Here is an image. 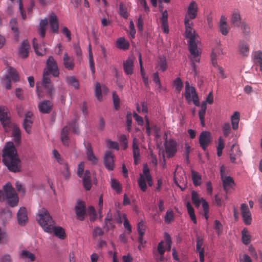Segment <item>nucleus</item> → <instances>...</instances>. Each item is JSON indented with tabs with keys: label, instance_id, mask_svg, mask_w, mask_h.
Segmentation results:
<instances>
[{
	"label": "nucleus",
	"instance_id": "obj_1",
	"mask_svg": "<svg viewBox=\"0 0 262 262\" xmlns=\"http://www.w3.org/2000/svg\"><path fill=\"white\" fill-rule=\"evenodd\" d=\"M36 219L45 232L49 233H53L55 236L61 239L65 238L64 229L61 227L54 226L55 222L46 208H42L38 210Z\"/></svg>",
	"mask_w": 262,
	"mask_h": 262
},
{
	"label": "nucleus",
	"instance_id": "obj_2",
	"mask_svg": "<svg viewBox=\"0 0 262 262\" xmlns=\"http://www.w3.org/2000/svg\"><path fill=\"white\" fill-rule=\"evenodd\" d=\"M3 161L8 169L17 172L21 170V161L13 142H8L3 150Z\"/></svg>",
	"mask_w": 262,
	"mask_h": 262
},
{
	"label": "nucleus",
	"instance_id": "obj_3",
	"mask_svg": "<svg viewBox=\"0 0 262 262\" xmlns=\"http://www.w3.org/2000/svg\"><path fill=\"white\" fill-rule=\"evenodd\" d=\"M185 27V35L187 38L189 39L188 41V49L190 54H191L192 59L196 61L199 60L200 55H201L202 51L198 48V40L196 37L198 36L196 34L194 29L193 28V23L191 21H184Z\"/></svg>",
	"mask_w": 262,
	"mask_h": 262
},
{
	"label": "nucleus",
	"instance_id": "obj_4",
	"mask_svg": "<svg viewBox=\"0 0 262 262\" xmlns=\"http://www.w3.org/2000/svg\"><path fill=\"white\" fill-rule=\"evenodd\" d=\"M50 73L54 77L58 76L59 74L57 63L52 56L49 57L47 60V69L44 70L42 79L43 86L47 89L48 93L51 95L53 91V88L51 83Z\"/></svg>",
	"mask_w": 262,
	"mask_h": 262
},
{
	"label": "nucleus",
	"instance_id": "obj_5",
	"mask_svg": "<svg viewBox=\"0 0 262 262\" xmlns=\"http://www.w3.org/2000/svg\"><path fill=\"white\" fill-rule=\"evenodd\" d=\"M3 190L4 191L0 190V201H6L8 204L12 207L17 206L18 197L11 184L9 182L6 183L3 186Z\"/></svg>",
	"mask_w": 262,
	"mask_h": 262
},
{
	"label": "nucleus",
	"instance_id": "obj_6",
	"mask_svg": "<svg viewBox=\"0 0 262 262\" xmlns=\"http://www.w3.org/2000/svg\"><path fill=\"white\" fill-rule=\"evenodd\" d=\"M149 186H151L153 184L152 179L150 174V170L147 165L144 164L143 168V172L140 173L138 180V184L140 189L145 192L147 188V184Z\"/></svg>",
	"mask_w": 262,
	"mask_h": 262
},
{
	"label": "nucleus",
	"instance_id": "obj_7",
	"mask_svg": "<svg viewBox=\"0 0 262 262\" xmlns=\"http://www.w3.org/2000/svg\"><path fill=\"white\" fill-rule=\"evenodd\" d=\"M71 130L74 134H78V127L76 120L72 122L68 123L62 129L61 133V140L63 144L66 146H69L70 144L69 134Z\"/></svg>",
	"mask_w": 262,
	"mask_h": 262
},
{
	"label": "nucleus",
	"instance_id": "obj_8",
	"mask_svg": "<svg viewBox=\"0 0 262 262\" xmlns=\"http://www.w3.org/2000/svg\"><path fill=\"white\" fill-rule=\"evenodd\" d=\"M185 97L188 103L192 101L195 106L200 105L199 97L195 89L193 86H191L188 81L185 82Z\"/></svg>",
	"mask_w": 262,
	"mask_h": 262
},
{
	"label": "nucleus",
	"instance_id": "obj_9",
	"mask_svg": "<svg viewBox=\"0 0 262 262\" xmlns=\"http://www.w3.org/2000/svg\"><path fill=\"white\" fill-rule=\"evenodd\" d=\"M10 114L8 108L5 106L0 107V121L6 132L8 133L10 126L13 124L10 121Z\"/></svg>",
	"mask_w": 262,
	"mask_h": 262
},
{
	"label": "nucleus",
	"instance_id": "obj_10",
	"mask_svg": "<svg viewBox=\"0 0 262 262\" xmlns=\"http://www.w3.org/2000/svg\"><path fill=\"white\" fill-rule=\"evenodd\" d=\"M12 79L14 82H17L19 79V76L16 69L12 67H9L8 74L2 79V83L5 84L6 89L10 90L11 88Z\"/></svg>",
	"mask_w": 262,
	"mask_h": 262
},
{
	"label": "nucleus",
	"instance_id": "obj_11",
	"mask_svg": "<svg viewBox=\"0 0 262 262\" xmlns=\"http://www.w3.org/2000/svg\"><path fill=\"white\" fill-rule=\"evenodd\" d=\"M53 155L54 158L55 159L57 162L63 166V171L62 172L64 177L66 179L69 178L70 175V173L69 171V165L67 162L64 160V159L61 157V156L57 150L54 149L53 150Z\"/></svg>",
	"mask_w": 262,
	"mask_h": 262
},
{
	"label": "nucleus",
	"instance_id": "obj_12",
	"mask_svg": "<svg viewBox=\"0 0 262 262\" xmlns=\"http://www.w3.org/2000/svg\"><path fill=\"white\" fill-rule=\"evenodd\" d=\"M198 6L195 1H192L188 6L186 13L185 15L184 21H191L190 20L195 19L198 14Z\"/></svg>",
	"mask_w": 262,
	"mask_h": 262
},
{
	"label": "nucleus",
	"instance_id": "obj_13",
	"mask_svg": "<svg viewBox=\"0 0 262 262\" xmlns=\"http://www.w3.org/2000/svg\"><path fill=\"white\" fill-rule=\"evenodd\" d=\"M212 142V137L210 132L207 131L202 132L199 136V143L200 146L204 150H206L207 147Z\"/></svg>",
	"mask_w": 262,
	"mask_h": 262
},
{
	"label": "nucleus",
	"instance_id": "obj_14",
	"mask_svg": "<svg viewBox=\"0 0 262 262\" xmlns=\"http://www.w3.org/2000/svg\"><path fill=\"white\" fill-rule=\"evenodd\" d=\"M164 146L167 157L171 158L174 156L177 151L176 142L173 140H167L166 139Z\"/></svg>",
	"mask_w": 262,
	"mask_h": 262
},
{
	"label": "nucleus",
	"instance_id": "obj_15",
	"mask_svg": "<svg viewBox=\"0 0 262 262\" xmlns=\"http://www.w3.org/2000/svg\"><path fill=\"white\" fill-rule=\"evenodd\" d=\"M164 243V241H161L158 245L157 250L153 251L154 256L157 261H163L164 259V254L166 250Z\"/></svg>",
	"mask_w": 262,
	"mask_h": 262
},
{
	"label": "nucleus",
	"instance_id": "obj_16",
	"mask_svg": "<svg viewBox=\"0 0 262 262\" xmlns=\"http://www.w3.org/2000/svg\"><path fill=\"white\" fill-rule=\"evenodd\" d=\"M164 243V241H161L158 245L157 250L153 251L154 256L157 261H163L164 259V254L166 250Z\"/></svg>",
	"mask_w": 262,
	"mask_h": 262
},
{
	"label": "nucleus",
	"instance_id": "obj_17",
	"mask_svg": "<svg viewBox=\"0 0 262 262\" xmlns=\"http://www.w3.org/2000/svg\"><path fill=\"white\" fill-rule=\"evenodd\" d=\"M241 214L243 219V221L246 225H250L252 221L251 212L248 208L247 205L242 204L241 206Z\"/></svg>",
	"mask_w": 262,
	"mask_h": 262
},
{
	"label": "nucleus",
	"instance_id": "obj_18",
	"mask_svg": "<svg viewBox=\"0 0 262 262\" xmlns=\"http://www.w3.org/2000/svg\"><path fill=\"white\" fill-rule=\"evenodd\" d=\"M76 214L78 220L83 221L86 214V208L82 201H78L75 207Z\"/></svg>",
	"mask_w": 262,
	"mask_h": 262
},
{
	"label": "nucleus",
	"instance_id": "obj_19",
	"mask_svg": "<svg viewBox=\"0 0 262 262\" xmlns=\"http://www.w3.org/2000/svg\"><path fill=\"white\" fill-rule=\"evenodd\" d=\"M17 218L18 223L20 226H25L28 221L27 210L25 207H20L17 214Z\"/></svg>",
	"mask_w": 262,
	"mask_h": 262
},
{
	"label": "nucleus",
	"instance_id": "obj_20",
	"mask_svg": "<svg viewBox=\"0 0 262 262\" xmlns=\"http://www.w3.org/2000/svg\"><path fill=\"white\" fill-rule=\"evenodd\" d=\"M114 156L111 151H107L104 156V165L106 168L112 170L114 167Z\"/></svg>",
	"mask_w": 262,
	"mask_h": 262
},
{
	"label": "nucleus",
	"instance_id": "obj_21",
	"mask_svg": "<svg viewBox=\"0 0 262 262\" xmlns=\"http://www.w3.org/2000/svg\"><path fill=\"white\" fill-rule=\"evenodd\" d=\"M10 126V129L8 132H10L11 130L12 131V136L13 138L14 142L16 144H19L21 141V133L19 128L14 123L12 124Z\"/></svg>",
	"mask_w": 262,
	"mask_h": 262
},
{
	"label": "nucleus",
	"instance_id": "obj_22",
	"mask_svg": "<svg viewBox=\"0 0 262 262\" xmlns=\"http://www.w3.org/2000/svg\"><path fill=\"white\" fill-rule=\"evenodd\" d=\"M123 67L125 73L127 75H131L133 73V59L130 57H128L126 60L123 61Z\"/></svg>",
	"mask_w": 262,
	"mask_h": 262
},
{
	"label": "nucleus",
	"instance_id": "obj_23",
	"mask_svg": "<svg viewBox=\"0 0 262 262\" xmlns=\"http://www.w3.org/2000/svg\"><path fill=\"white\" fill-rule=\"evenodd\" d=\"M30 45L27 40H24L19 49V55L21 58H27L29 55Z\"/></svg>",
	"mask_w": 262,
	"mask_h": 262
},
{
	"label": "nucleus",
	"instance_id": "obj_24",
	"mask_svg": "<svg viewBox=\"0 0 262 262\" xmlns=\"http://www.w3.org/2000/svg\"><path fill=\"white\" fill-rule=\"evenodd\" d=\"M82 183L86 190H90L92 187L91 174L89 170H86L82 178Z\"/></svg>",
	"mask_w": 262,
	"mask_h": 262
},
{
	"label": "nucleus",
	"instance_id": "obj_25",
	"mask_svg": "<svg viewBox=\"0 0 262 262\" xmlns=\"http://www.w3.org/2000/svg\"><path fill=\"white\" fill-rule=\"evenodd\" d=\"M52 106L53 104L49 100H45L38 104L39 111L44 114L49 113L51 111Z\"/></svg>",
	"mask_w": 262,
	"mask_h": 262
},
{
	"label": "nucleus",
	"instance_id": "obj_26",
	"mask_svg": "<svg viewBox=\"0 0 262 262\" xmlns=\"http://www.w3.org/2000/svg\"><path fill=\"white\" fill-rule=\"evenodd\" d=\"M133 157L134 163L137 164L138 160L140 157V149L139 147L138 141L136 138H134L133 141Z\"/></svg>",
	"mask_w": 262,
	"mask_h": 262
},
{
	"label": "nucleus",
	"instance_id": "obj_27",
	"mask_svg": "<svg viewBox=\"0 0 262 262\" xmlns=\"http://www.w3.org/2000/svg\"><path fill=\"white\" fill-rule=\"evenodd\" d=\"M49 24L52 31L57 33L58 31L59 25L57 17L54 13H51L50 15Z\"/></svg>",
	"mask_w": 262,
	"mask_h": 262
},
{
	"label": "nucleus",
	"instance_id": "obj_28",
	"mask_svg": "<svg viewBox=\"0 0 262 262\" xmlns=\"http://www.w3.org/2000/svg\"><path fill=\"white\" fill-rule=\"evenodd\" d=\"M224 186V189L226 193L228 192L230 189L232 188L235 185V183L233 179L230 176L224 177L222 179Z\"/></svg>",
	"mask_w": 262,
	"mask_h": 262
},
{
	"label": "nucleus",
	"instance_id": "obj_29",
	"mask_svg": "<svg viewBox=\"0 0 262 262\" xmlns=\"http://www.w3.org/2000/svg\"><path fill=\"white\" fill-rule=\"evenodd\" d=\"M63 65L64 68L68 70H72L75 67L74 59L71 58L67 53H65L63 58Z\"/></svg>",
	"mask_w": 262,
	"mask_h": 262
},
{
	"label": "nucleus",
	"instance_id": "obj_30",
	"mask_svg": "<svg viewBox=\"0 0 262 262\" xmlns=\"http://www.w3.org/2000/svg\"><path fill=\"white\" fill-rule=\"evenodd\" d=\"M156 69L162 72L165 71L167 69V63L166 58L164 56H159L158 57L157 63L156 64Z\"/></svg>",
	"mask_w": 262,
	"mask_h": 262
},
{
	"label": "nucleus",
	"instance_id": "obj_31",
	"mask_svg": "<svg viewBox=\"0 0 262 262\" xmlns=\"http://www.w3.org/2000/svg\"><path fill=\"white\" fill-rule=\"evenodd\" d=\"M211 58L212 64L214 67H216L217 70H219V75L220 77L224 79L226 77L225 75L224 70L223 68L221 67L217 66V61H216V54L215 53L214 51L213 50L211 54Z\"/></svg>",
	"mask_w": 262,
	"mask_h": 262
},
{
	"label": "nucleus",
	"instance_id": "obj_32",
	"mask_svg": "<svg viewBox=\"0 0 262 262\" xmlns=\"http://www.w3.org/2000/svg\"><path fill=\"white\" fill-rule=\"evenodd\" d=\"M86 154L88 160L93 164L97 162V159L94 154L92 147L90 143L86 145Z\"/></svg>",
	"mask_w": 262,
	"mask_h": 262
},
{
	"label": "nucleus",
	"instance_id": "obj_33",
	"mask_svg": "<svg viewBox=\"0 0 262 262\" xmlns=\"http://www.w3.org/2000/svg\"><path fill=\"white\" fill-rule=\"evenodd\" d=\"M220 29L222 34L226 35L229 32V28L226 21V18L224 16H222L220 19Z\"/></svg>",
	"mask_w": 262,
	"mask_h": 262
},
{
	"label": "nucleus",
	"instance_id": "obj_34",
	"mask_svg": "<svg viewBox=\"0 0 262 262\" xmlns=\"http://www.w3.org/2000/svg\"><path fill=\"white\" fill-rule=\"evenodd\" d=\"M240 114L238 112H234L231 116V121L232 128L233 130H237L238 128V123L239 121Z\"/></svg>",
	"mask_w": 262,
	"mask_h": 262
},
{
	"label": "nucleus",
	"instance_id": "obj_35",
	"mask_svg": "<svg viewBox=\"0 0 262 262\" xmlns=\"http://www.w3.org/2000/svg\"><path fill=\"white\" fill-rule=\"evenodd\" d=\"M241 17L239 12L237 10H234L232 15L231 18V24L235 27H239L241 24Z\"/></svg>",
	"mask_w": 262,
	"mask_h": 262
},
{
	"label": "nucleus",
	"instance_id": "obj_36",
	"mask_svg": "<svg viewBox=\"0 0 262 262\" xmlns=\"http://www.w3.org/2000/svg\"><path fill=\"white\" fill-rule=\"evenodd\" d=\"M116 46L118 48L125 50L129 48V43L124 37H120L116 41Z\"/></svg>",
	"mask_w": 262,
	"mask_h": 262
},
{
	"label": "nucleus",
	"instance_id": "obj_37",
	"mask_svg": "<svg viewBox=\"0 0 262 262\" xmlns=\"http://www.w3.org/2000/svg\"><path fill=\"white\" fill-rule=\"evenodd\" d=\"M207 109V105L206 102H203L201 105V109L199 111V118L201 121V125L204 126L205 124V115L206 114V111Z\"/></svg>",
	"mask_w": 262,
	"mask_h": 262
},
{
	"label": "nucleus",
	"instance_id": "obj_38",
	"mask_svg": "<svg viewBox=\"0 0 262 262\" xmlns=\"http://www.w3.org/2000/svg\"><path fill=\"white\" fill-rule=\"evenodd\" d=\"M48 24V20L47 19H41L39 25L38 31L40 36L43 38L46 35V28Z\"/></svg>",
	"mask_w": 262,
	"mask_h": 262
},
{
	"label": "nucleus",
	"instance_id": "obj_39",
	"mask_svg": "<svg viewBox=\"0 0 262 262\" xmlns=\"http://www.w3.org/2000/svg\"><path fill=\"white\" fill-rule=\"evenodd\" d=\"M254 63L260 67V70L262 72V52L256 51L254 53Z\"/></svg>",
	"mask_w": 262,
	"mask_h": 262
},
{
	"label": "nucleus",
	"instance_id": "obj_40",
	"mask_svg": "<svg viewBox=\"0 0 262 262\" xmlns=\"http://www.w3.org/2000/svg\"><path fill=\"white\" fill-rule=\"evenodd\" d=\"M202 199L200 198L198 193L193 190L191 192V199L193 203L196 207H199L201 203H202Z\"/></svg>",
	"mask_w": 262,
	"mask_h": 262
},
{
	"label": "nucleus",
	"instance_id": "obj_41",
	"mask_svg": "<svg viewBox=\"0 0 262 262\" xmlns=\"http://www.w3.org/2000/svg\"><path fill=\"white\" fill-rule=\"evenodd\" d=\"M192 179L194 186H199L201 184V176L198 172L191 171Z\"/></svg>",
	"mask_w": 262,
	"mask_h": 262
},
{
	"label": "nucleus",
	"instance_id": "obj_42",
	"mask_svg": "<svg viewBox=\"0 0 262 262\" xmlns=\"http://www.w3.org/2000/svg\"><path fill=\"white\" fill-rule=\"evenodd\" d=\"M239 50L241 53L245 56H246L249 53V47L248 44L244 41H241L239 44Z\"/></svg>",
	"mask_w": 262,
	"mask_h": 262
},
{
	"label": "nucleus",
	"instance_id": "obj_43",
	"mask_svg": "<svg viewBox=\"0 0 262 262\" xmlns=\"http://www.w3.org/2000/svg\"><path fill=\"white\" fill-rule=\"evenodd\" d=\"M223 135L225 137H228L231 133V128L229 122L224 123L222 127Z\"/></svg>",
	"mask_w": 262,
	"mask_h": 262
},
{
	"label": "nucleus",
	"instance_id": "obj_44",
	"mask_svg": "<svg viewBox=\"0 0 262 262\" xmlns=\"http://www.w3.org/2000/svg\"><path fill=\"white\" fill-rule=\"evenodd\" d=\"M113 220L112 217V214L111 210L108 212L106 217L105 219L104 223L105 227L109 229L114 227V225L112 223V221Z\"/></svg>",
	"mask_w": 262,
	"mask_h": 262
},
{
	"label": "nucleus",
	"instance_id": "obj_45",
	"mask_svg": "<svg viewBox=\"0 0 262 262\" xmlns=\"http://www.w3.org/2000/svg\"><path fill=\"white\" fill-rule=\"evenodd\" d=\"M33 47L36 52V53L38 55H43L45 54V48L42 49L41 48H39L37 42V39L36 38H34L33 39Z\"/></svg>",
	"mask_w": 262,
	"mask_h": 262
},
{
	"label": "nucleus",
	"instance_id": "obj_46",
	"mask_svg": "<svg viewBox=\"0 0 262 262\" xmlns=\"http://www.w3.org/2000/svg\"><path fill=\"white\" fill-rule=\"evenodd\" d=\"M95 95L98 100L99 101H101L102 100L101 86L99 82H97L96 83Z\"/></svg>",
	"mask_w": 262,
	"mask_h": 262
},
{
	"label": "nucleus",
	"instance_id": "obj_47",
	"mask_svg": "<svg viewBox=\"0 0 262 262\" xmlns=\"http://www.w3.org/2000/svg\"><path fill=\"white\" fill-rule=\"evenodd\" d=\"M89 48L90 67L92 73L94 74L95 72V68L91 45H89Z\"/></svg>",
	"mask_w": 262,
	"mask_h": 262
},
{
	"label": "nucleus",
	"instance_id": "obj_48",
	"mask_svg": "<svg viewBox=\"0 0 262 262\" xmlns=\"http://www.w3.org/2000/svg\"><path fill=\"white\" fill-rule=\"evenodd\" d=\"M111 187L118 193L122 191V187L120 183L115 179H111Z\"/></svg>",
	"mask_w": 262,
	"mask_h": 262
},
{
	"label": "nucleus",
	"instance_id": "obj_49",
	"mask_svg": "<svg viewBox=\"0 0 262 262\" xmlns=\"http://www.w3.org/2000/svg\"><path fill=\"white\" fill-rule=\"evenodd\" d=\"M204 244V239L202 237L199 235L196 236V251L200 252L202 250L204 251V248L202 247Z\"/></svg>",
	"mask_w": 262,
	"mask_h": 262
},
{
	"label": "nucleus",
	"instance_id": "obj_50",
	"mask_svg": "<svg viewBox=\"0 0 262 262\" xmlns=\"http://www.w3.org/2000/svg\"><path fill=\"white\" fill-rule=\"evenodd\" d=\"M242 241L245 245H248L250 242V235L247 230L244 229L242 231Z\"/></svg>",
	"mask_w": 262,
	"mask_h": 262
},
{
	"label": "nucleus",
	"instance_id": "obj_51",
	"mask_svg": "<svg viewBox=\"0 0 262 262\" xmlns=\"http://www.w3.org/2000/svg\"><path fill=\"white\" fill-rule=\"evenodd\" d=\"M32 123L33 121L32 120H28L27 119H24L23 126L25 130L28 134H30L31 133V126Z\"/></svg>",
	"mask_w": 262,
	"mask_h": 262
},
{
	"label": "nucleus",
	"instance_id": "obj_52",
	"mask_svg": "<svg viewBox=\"0 0 262 262\" xmlns=\"http://www.w3.org/2000/svg\"><path fill=\"white\" fill-rule=\"evenodd\" d=\"M21 256L30 260L31 261H34L35 260V256L34 254L27 250H23L21 252Z\"/></svg>",
	"mask_w": 262,
	"mask_h": 262
},
{
	"label": "nucleus",
	"instance_id": "obj_53",
	"mask_svg": "<svg viewBox=\"0 0 262 262\" xmlns=\"http://www.w3.org/2000/svg\"><path fill=\"white\" fill-rule=\"evenodd\" d=\"M173 85L176 88V90L180 92L183 86V84L181 79L180 77H177L173 81Z\"/></svg>",
	"mask_w": 262,
	"mask_h": 262
},
{
	"label": "nucleus",
	"instance_id": "obj_54",
	"mask_svg": "<svg viewBox=\"0 0 262 262\" xmlns=\"http://www.w3.org/2000/svg\"><path fill=\"white\" fill-rule=\"evenodd\" d=\"M67 80L69 84L73 86L74 88L78 89L79 85V82L74 77H69L67 78Z\"/></svg>",
	"mask_w": 262,
	"mask_h": 262
},
{
	"label": "nucleus",
	"instance_id": "obj_55",
	"mask_svg": "<svg viewBox=\"0 0 262 262\" xmlns=\"http://www.w3.org/2000/svg\"><path fill=\"white\" fill-rule=\"evenodd\" d=\"M125 219H127L125 214L122 213L119 211L116 212V217L114 219V221L118 223H122Z\"/></svg>",
	"mask_w": 262,
	"mask_h": 262
},
{
	"label": "nucleus",
	"instance_id": "obj_56",
	"mask_svg": "<svg viewBox=\"0 0 262 262\" xmlns=\"http://www.w3.org/2000/svg\"><path fill=\"white\" fill-rule=\"evenodd\" d=\"M113 100L115 109L118 110L120 108V99L115 92L113 93Z\"/></svg>",
	"mask_w": 262,
	"mask_h": 262
},
{
	"label": "nucleus",
	"instance_id": "obj_57",
	"mask_svg": "<svg viewBox=\"0 0 262 262\" xmlns=\"http://www.w3.org/2000/svg\"><path fill=\"white\" fill-rule=\"evenodd\" d=\"M174 220L173 212L172 210H167L165 216V222L170 223Z\"/></svg>",
	"mask_w": 262,
	"mask_h": 262
},
{
	"label": "nucleus",
	"instance_id": "obj_58",
	"mask_svg": "<svg viewBox=\"0 0 262 262\" xmlns=\"http://www.w3.org/2000/svg\"><path fill=\"white\" fill-rule=\"evenodd\" d=\"M202 207L204 211V217L206 220H208L209 217V205L208 203L204 199H202Z\"/></svg>",
	"mask_w": 262,
	"mask_h": 262
},
{
	"label": "nucleus",
	"instance_id": "obj_59",
	"mask_svg": "<svg viewBox=\"0 0 262 262\" xmlns=\"http://www.w3.org/2000/svg\"><path fill=\"white\" fill-rule=\"evenodd\" d=\"M126 125L127 129L128 132H130L132 128V114L131 112H128L126 114Z\"/></svg>",
	"mask_w": 262,
	"mask_h": 262
},
{
	"label": "nucleus",
	"instance_id": "obj_60",
	"mask_svg": "<svg viewBox=\"0 0 262 262\" xmlns=\"http://www.w3.org/2000/svg\"><path fill=\"white\" fill-rule=\"evenodd\" d=\"M241 29L244 35L248 36L250 32L249 26L245 22L241 23Z\"/></svg>",
	"mask_w": 262,
	"mask_h": 262
},
{
	"label": "nucleus",
	"instance_id": "obj_61",
	"mask_svg": "<svg viewBox=\"0 0 262 262\" xmlns=\"http://www.w3.org/2000/svg\"><path fill=\"white\" fill-rule=\"evenodd\" d=\"M119 14L121 16L125 19H126L128 16L126 8L122 4L119 5Z\"/></svg>",
	"mask_w": 262,
	"mask_h": 262
},
{
	"label": "nucleus",
	"instance_id": "obj_62",
	"mask_svg": "<svg viewBox=\"0 0 262 262\" xmlns=\"http://www.w3.org/2000/svg\"><path fill=\"white\" fill-rule=\"evenodd\" d=\"M164 238H165V242L166 243V246H167L166 249L168 251H169L171 249V245L172 244V241H171L170 236L167 233H165Z\"/></svg>",
	"mask_w": 262,
	"mask_h": 262
},
{
	"label": "nucleus",
	"instance_id": "obj_63",
	"mask_svg": "<svg viewBox=\"0 0 262 262\" xmlns=\"http://www.w3.org/2000/svg\"><path fill=\"white\" fill-rule=\"evenodd\" d=\"M152 77L154 82L156 83V85L158 86V88L159 89H161L162 85L158 72H156L155 73H154Z\"/></svg>",
	"mask_w": 262,
	"mask_h": 262
},
{
	"label": "nucleus",
	"instance_id": "obj_64",
	"mask_svg": "<svg viewBox=\"0 0 262 262\" xmlns=\"http://www.w3.org/2000/svg\"><path fill=\"white\" fill-rule=\"evenodd\" d=\"M10 26L11 30L14 32H18L17 22L15 18L11 19L10 21Z\"/></svg>",
	"mask_w": 262,
	"mask_h": 262
}]
</instances>
